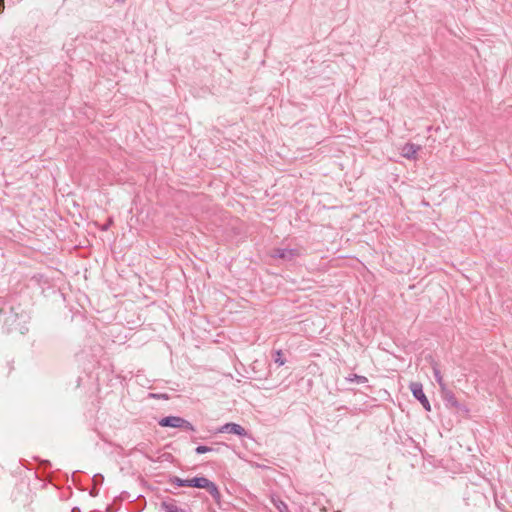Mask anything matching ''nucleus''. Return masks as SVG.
<instances>
[{"mask_svg":"<svg viewBox=\"0 0 512 512\" xmlns=\"http://www.w3.org/2000/svg\"><path fill=\"white\" fill-rule=\"evenodd\" d=\"M158 424L161 427H170V428H181L189 431H195L194 425L188 420L180 417V416H166L161 418L158 421Z\"/></svg>","mask_w":512,"mask_h":512,"instance_id":"obj_1","label":"nucleus"},{"mask_svg":"<svg viewBox=\"0 0 512 512\" xmlns=\"http://www.w3.org/2000/svg\"><path fill=\"white\" fill-rule=\"evenodd\" d=\"M346 380L349 382H356L358 384H365L368 382L367 377L357 374H350L348 377H346Z\"/></svg>","mask_w":512,"mask_h":512,"instance_id":"obj_13","label":"nucleus"},{"mask_svg":"<svg viewBox=\"0 0 512 512\" xmlns=\"http://www.w3.org/2000/svg\"><path fill=\"white\" fill-rule=\"evenodd\" d=\"M112 223V220L110 219L108 223H106V226L103 228L104 230L108 229V226Z\"/></svg>","mask_w":512,"mask_h":512,"instance_id":"obj_20","label":"nucleus"},{"mask_svg":"<svg viewBox=\"0 0 512 512\" xmlns=\"http://www.w3.org/2000/svg\"><path fill=\"white\" fill-rule=\"evenodd\" d=\"M419 150V145L413 143H406L402 148V156L410 160L416 159V155Z\"/></svg>","mask_w":512,"mask_h":512,"instance_id":"obj_7","label":"nucleus"},{"mask_svg":"<svg viewBox=\"0 0 512 512\" xmlns=\"http://www.w3.org/2000/svg\"><path fill=\"white\" fill-rule=\"evenodd\" d=\"M272 357H273L274 362L278 366H283L286 363V358L284 357V354H283L282 350H280V349L274 351L272 354Z\"/></svg>","mask_w":512,"mask_h":512,"instance_id":"obj_10","label":"nucleus"},{"mask_svg":"<svg viewBox=\"0 0 512 512\" xmlns=\"http://www.w3.org/2000/svg\"><path fill=\"white\" fill-rule=\"evenodd\" d=\"M441 397L445 403V406L448 408H454L456 411H463L468 412L469 410L460 403L457 398L455 397V394L448 389L447 387H442V390H440Z\"/></svg>","mask_w":512,"mask_h":512,"instance_id":"obj_2","label":"nucleus"},{"mask_svg":"<svg viewBox=\"0 0 512 512\" xmlns=\"http://www.w3.org/2000/svg\"><path fill=\"white\" fill-rule=\"evenodd\" d=\"M216 433H229V434L237 435L239 437L248 436L247 430L244 427H242L240 424H237L234 422H229V423H226V424L220 426L216 430Z\"/></svg>","mask_w":512,"mask_h":512,"instance_id":"obj_5","label":"nucleus"},{"mask_svg":"<svg viewBox=\"0 0 512 512\" xmlns=\"http://www.w3.org/2000/svg\"><path fill=\"white\" fill-rule=\"evenodd\" d=\"M99 493V490L96 488V487H93L91 490H90V495L92 497H96Z\"/></svg>","mask_w":512,"mask_h":512,"instance_id":"obj_18","label":"nucleus"},{"mask_svg":"<svg viewBox=\"0 0 512 512\" xmlns=\"http://www.w3.org/2000/svg\"><path fill=\"white\" fill-rule=\"evenodd\" d=\"M300 252L294 248H274L271 250L270 256L272 258L281 259L286 262H291L299 257Z\"/></svg>","mask_w":512,"mask_h":512,"instance_id":"obj_4","label":"nucleus"},{"mask_svg":"<svg viewBox=\"0 0 512 512\" xmlns=\"http://www.w3.org/2000/svg\"><path fill=\"white\" fill-rule=\"evenodd\" d=\"M71 512H81L79 507H73Z\"/></svg>","mask_w":512,"mask_h":512,"instance_id":"obj_19","label":"nucleus"},{"mask_svg":"<svg viewBox=\"0 0 512 512\" xmlns=\"http://www.w3.org/2000/svg\"><path fill=\"white\" fill-rule=\"evenodd\" d=\"M432 368H433L435 380L437 381V383L440 386V390H442V387H447L443 380V377L441 375L440 369L438 368L437 364H434Z\"/></svg>","mask_w":512,"mask_h":512,"instance_id":"obj_11","label":"nucleus"},{"mask_svg":"<svg viewBox=\"0 0 512 512\" xmlns=\"http://www.w3.org/2000/svg\"><path fill=\"white\" fill-rule=\"evenodd\" d=\"M209 479L205 476H195L188 479L187 487L203 489L208 485Z\"/></svg>","mask_w":512,"mask_h":512,"instance_id":"obj_8","label":"nucleus"},{"mask_svg":"<svg viewBox=\"0 0 512 512\" xmlns=\"http://www.w3.org/2000/svg\"><path fill=\"white\" fill-rule=\"evenodd\" d=\"M274 504H275L276 508L279 510V512H290L287 504L284 501L279 499Z\"/></svg>","mask_w":512,"mask_h":512,"instance_id":"obj_15","label":"nucleus"},{"mask_svg":"<svg viewBox=\"0 0 512 512\" xmlns=\"http://www.w3.org/2000/svg\"><path fill=\"white\" fill-rule=\"evenodd\" d=\"M213 498L219 508H222V494L218 486L211 480L208 481V485L204 488Z\"/></svg>","mask_w":512,"mask_h":512,"instance_id":"obj_6","label":"nucleus"},{"mask_svg":"<svg viewBox=\"0 0 512 512\" xmlns=\"http://www.w3.org/2000/svg\"><path fill=\"white\" fill-rule=\"evenodd\" d=\"M168 483L176 485L178 487H187L188 479H182L178 476H170Z\"/></svg>","mask_w":512,"mask_h":512,"instance_id":"obj_12","label":"nucleus"},{"mask_svg":"<svg viewBox=\"0 0 512 512\" xmlns=\"http://www.w3.org/2000/svg\"><path fill=\"white\" fill-rule=\"evenodd\" d=\"M160 507L165 512H186L184 509L179 508L176 505V501L171 498H169L168 500L162 501L160 504Z\"/></svg>","mask_w":512,"mask_h":512,"instance_id":"obj_9","label":"nucleus"},{"mask_svg":"<svg viewBox=\"0 0 512 512\" xmlns=\"http://www.w3.org/2000/svg\"><path fill=\"white\" fill-rule=\"evenodd\" d=\"M104 481V477L101 474H95L93 477V482L95 485H100Z\"/></svg>","mask_w":512,"mask_h":512,"instance_id":"obj_16","label":"nucleus"},{"mask_svg":"<svg viewBox=\"0 0 512 512\" xmlns=\"http://www.w3.org/2000/svg\"><path fill=\"white\" fill-rule=\"evenodd\" d=\"M150 396L153 397V398L168 399V395L167 394H150Z\"/></svg>","mask_w":512,"mask_h":512,"instance_id":"obj_17","label":"nucleus"},{"mask_svg":"<svg viewBox=\"0 0 512 512\" xmlns=\"http://www.w3.org/2000/svg\"><path fill=\"white\" fill-rule=\"evenodd\" d=\"M409 389H410L413 397L415 399H417L421 403L423 408L427 412H430L431 411V405H430V402H429L428 398L426 397V395H425V393L423 391L422 383H420V382H411L409 384Z\"/></svg>","mask_w":512,"mask_h":512,"instance_id":"obj_3","label":"nucleus"},{"mask_svg":"<svg viewBox=\"0 0 512 512\" xmlns=\"http://www.w3.org/2000/svg\"><path fill=\"white\" fill-rule=\"evenodd\" d=\"M212 451H216V450L213 447H209L206 445H199L195 448L196 454H204V453L212 452Z\"/></svg>","mask_w":512,"mask_h":512,"instance_id":"obj_14","label":"nucleus"}]
</instances>
